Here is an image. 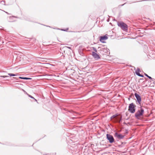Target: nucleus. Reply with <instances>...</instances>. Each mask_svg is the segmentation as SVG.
Here are the masks:
<instances>
[{
    "mask_svg": "<svg viewBox=\"0 0 155 155\" xmlns=\"http://www.w3.org/2000/svg\"><path fill=\"white\" fill-rule=\"evenodd\" d=\"M107 140L109 141L110 143H111L114 142V139L113 137L110 134H107Z\"/></svg>",
    "mask_w": 155,
    "mask_h": 155,
    "instance_id": "20e7f679",
    "label": "nucleus"
},
{
    "mask_svg": "<svg viewBox=\"0 0 155 155\" xmlns=\"http://www.w3.org/2000/svg\"><path fill=\"white\" fill-rule=\"evenodd\" d=\"M114 136L118 139H121L123 138L124 137V135L120 134H119L117 133H116L114 134Z\"/></svg>",
    "mask_w": 155,
    "mask_h": 155,
    "instance_id": "423d86ee",
    "label": "nucleus"
},
{
    "mask_svg": "<svg viewBox=\"0 0 155 155\" xmlns=\"http://www.w3.org/2000/svg\"><path fill=\"white\" fill-rule=\"evenodd\" d=\"M136 105L133 103H131L129 104L128 110L131 113H134L135 111Z\"/></svg>",
    "mask_w": 155,
    "mask_h": 155,
    "instance_id": "7ed1b4c3",
    "label": "nucleus"
},
{
    "mask_svg": "<svg viewBox=\"0 0 155 155\" xmlns=\"http://www.w3.org/2000/svg\"><path fill=\"white\" fill-rule=\"evenodd\" d=\"M148 78L150 79H152V78L149 76L148 77Z\"/></svg>",
    "mask_w": 155,
    "mask_h": 155,
    "instance_id": "a211bd4d",
    "label": "nucleus"
},
{
    "mask_svg": "<svg viewBox=\"0 0 155 155\" xmlns=\"http://www.w3.org/2000/svg\"><path fill=\"white\" fill-rule=\"evenodd\" d=\"M67 48L69 49H71V48L70 47H67Z\"/></svg>",
    "mask_w": 155,
    "mask_h": 155,
    "instance_id": "412c9836",
    "label": "nucleus"
},
{
    "mask_svg": "<svg viewBox=\"0 0 155 155\" xmlns=\"http://www.w3.org/2000/svg\"><path fill=\"white\" fill-rule=\"evenodd\" d=\"M29 97H31V98H33V99H35L33 97H32V96H31L30 95H29Z\"/></svg>",
    "mask_w": 155,
    "mask_h": 155,
    "instance_id": "dca6fc26",
    "label": "nucleus"
},
{
    "mask_svg": "<svg viewBox=\"0 0 155 155\" xmlns=\"http://www.w3.org/2000/svg\"><path fill=\"white\" fill-rule=\"evenodd\" d=\"M1 77H3V78H5V77H6V76H2Z\"/></svg>",
    "mask_w": 155,
    "mask_h": 155,
    "instance_id": "aec40b11",
    "label": "nucleus"
},
{
    "mask_svg": "<svg viewBox=\"0 0 155 155\" xmlns=\"http://www.w3.org/2000/svg\"><path fill=\"white\" fill-rule=\"evenodd\" d=\"M92 55L95 60H98L100 58V56L95 52H92Z\"/></svg>",
    "mask_w": 155,
    "mask_h": 155,
    "instance_id": "39448f33",
    "label": "nucleus"
},
{
    "mask_svg": "<svg viewBox=\"0 0 155 155\" xmlns=\"http://www.w3.org/2000/svg\"><path fill=\"white\" fill-rule=\"evenodd\" d=\"M19 78L23 79H25V80H28V79H30L31 78H25V77H19Z\"/></svg>",
    "mask_w": 155,
    "mask_h": 155,
    "instance_id": "9d476101",
    "label": "nucleus"
},
{
    "mask_svg": "<svg viewBox=\"0 0 155 155\" xmlns=\"http://www.w3.org/2000/svg\"><path fill=\"white\" fill-rule=\"evenodd\" d=\"M140 71V69L139 68H137L135 71V73H139Z\"/></svg>",
    "mask_w": 155,
    "mask_h": 155,
    "instance_id": "9b49d317",
    "label": "nucleus"
},
{
    "mask_svg": "<svg viewBox=\"0 0 155 155\" xmlns=\"http://www.w3.org/2000/svg\"><path fill=\"white\" fill-rule=\"evenodd\" d=\"M1 3L2 5H5V2L4 1H1Z\"/></svg>",
    "mask_w": 155,
    "mask_h": 155,
    "instance_id": "4468645a",
    "label": "nucleus"
},
{
    "mask_svg": "<svg viewBox=\"0 0 155 155\" xmlns=\"http://www.w3.org/2000/svg\"><path fill=\"white\" fill-rule=\"evenodd\" d=\"M107 37L106 36H104L103 37H100V41L103 43H104V41L105 40H107Z\"/></svg>",
    "mask_w": 155,
    "mask_h": 155,
    "instance_id": "1a4fd4ad",
    "label": "nucleus"
},
{
    "mask_svg": "<svg viewBox=\"0 0 155 155\" xmlns=\"http://www.w3.org/2000/svg\"><path fill=\"white\" fill-rule=\"evenodd\" d=\"M144 112V110L141 107L135 113V116L137 118L139 119L143 117Z\"/></svg>",
    "mask_w": 155,
    "mask_h": 155,
    "instance_id": "f257e3e1",
    "label": "nucleus"
},
{
    "mask_svg": "<svg viewBox=\"0 0 155 155\" xmlns=\"http://www.w3.org/2000/svg\"><path fill=\"white\" fill-rule=\"evenodd\" d=\"M94 50L96 51V52H97V50L96 49L94 48Z\"/></svg>",
    "mask_w": 155,
    "mask_h": 155,
    "instance_id": "6ab92c4d",
    "label": "nucleus"
},
{
    "mask_svg": "<svg viewBox=\"0 0 155 155\" xmlns=\"http://www.w3.org/2000/svg\"><path fill=\"white\" fill-rule=\"evenodd\" d=\"M8 74L10 76H15L16 75H15V74H11V73H9Z\"/></svg>",
    "mask_w": 155,
    "mask_h": 155,
    "instance_id": "ddd939ff",
    "label": "nucleus"
},
{
    "mask_svg": "<svg viewBox=\"0 0 155 155\" xmlns=\"http://www.w3.org/2000/svg\"><path fill=\"white\" fill-rule=\"evenodd\" d=\"M69 29L68 28H66V29H61V30L63 31H67Z\"/></svg>",
    "mask_w": 155,
    "mask_h": 155,
    "instance_id": "2eb2a0df",
    "label": "nucleus"
},
{
    "mask_svg": "<svg viewBox=\"0 0 155 155\" xmlns=\"http://www.w3.org/2000/svg\"><path fill=\"white\" fill-rule=\"evenodd\" d=\"M136 74L137 75L140 76V77H143V76L141 75V74H140V72L139 73H136Z\"/></svg>",
    "mask_w": 155,
    "mask_h": 155,
    "instance_id": "f8f14e48",
    "label": "nucleus"
},
{
    "mask_svg": "<svg viewBox=\"0 0 155 155\" xmlns=\"http://www.w3.org/2000/svg\"><path fill=\"white\" fill-rule=\"evenodd\" d=\"M145 75L147 77H148L149 76L146 74H145Z\"/></svg>",
    "mask_w": 155,
    "mask_h": 155,
    "instance_id": "f3484780",
    "label": "nucleus"
},
{
    "mask_svg": "<svg viewBox=\"0 0 155 155\" xmlns=\"http://www.w3.org/2000/svg\"><path fill=\"white\" fill-rule=\"evenodd\" d=\"M135 95L137 100L138 103L140 104V103H141V98L140 96H139V94H138L137 93H135Z\"/></svg>",
    "mask_w": 155,
    "mask_h": 155,
    "instance_id": "0eeeda50",
    "label": "nucleus"
},
{
    "mask_svg": "<svg viewBox=\"0 0 155 155\" xmlns=\"http://www.w3.org/2000/svg\"><path fill=\"white\" fill-rule=\"evenodd\" d=\"M121 118V117L120 115H114L111 117V119L115 118L116 120L117 121H119V122L120 121V119Z\"/></svg>",
    "mask_w": 155,
    "mask_h": 155,
    "instance_id": "6e6552de",
    "label": "nucleus"
},
{
    "mask_svg": "<svg viewBox=\"0 0 155 155\" xmlns=\"http://www.w3.org/2000/svg\"><path fill=\"white\" fill-rule=\"evenodd\" d=\"M117 25L123 31H127L128 29L127 25L123 21H118L117 23Z\"/></svg>",
    "mask_w": 155,
    "mask_h": 155,
    "instance_id": "f03ea898",
    "label": "nucleus"
}]
</instances>
